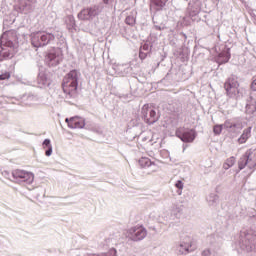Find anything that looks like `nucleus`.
<instances>
[{"instance_id":"nucleus-1","label":"nucleus","mask_w":256,"mask_h":256,"mask_svg":"<svg viewBox=\"0 0 256 256\" xmlns=\"http://www.w3.org/2000/svg\"><path fill=\"white\" fill-rule=\"evenodd\" d=\"M79 72L77 70L70 71L63 80L62 89L66 94V100L76 99L77 87L79 85Z\"/></svg>"},{"instance_id":"nucleus-2","label":"nucleus","mask_w":256,"mask_h":256,"mask_svg":"<svg viewBox=\"0 0 256 256\" xmlns=\"http://www.w3.org/2000/svg\"><path fill=\"white\" fill-rule=\"evenodd\" d=\"M55 41V35L49 32H36L31 35V43L36 48L47 47Z\"/></svg>"},{"instance_id":"nucleus-3","label":"nucleus","mask_w":256,"mask_h":256,"mask_svg":"<svg viewBox=\"0 0 256 256\" xmlns=\"http://www.w3.org/2000/svg\"><path fill=\"white\" fill-rule=\"evenodd\" d=\"M245 167H248L253 173L256 167V150H248L246 151L238 160V169L239 171H243Z\"/></svg>"},{"instance_id":"nucleus-4","label":"nucleus","mask_w":256,"mask_h":256,"mask_svg":"<svg viewBox=\"0 0 256 256\" xmlns=\"http://www.w3.org/2000/svg\"><path fill=\"white\" fill-rule=\"evenodd\" d=\"M101 11H103V4L89 6L78 13V19L80 21H93L95 17H99Z\"/></svg>"},{"instance_id":"nucleus-5","label":"nucleus","mask_w":256,"mask_h":256,"mask_svg":"<svg viewBox=\"0 0 256 256\" xmlns=\"http://www.w3.org/2000/svg\"><path fill=\"white\" fill-rule=\"evenodd\" d=\"M237 79V76L232 75L224 83L226 95L230 97V99H235L237 95H239V81Z\"/></svg>"},{"instance_id":"nucleus-6","label":"nucleus","mask_w":256,"mask_h":256,"mask_svg":"<svg viewBox=\"0 0 256 256\" xmlns=\"http://www.w3.org/2000/svg\"><path fill=\"white\" fill-rule=\"evenodd\" d=\"M45 61L49 67H57L63 61V52L59 48L53 49L47 53Z\"/></svg>"},{"instance_id":"nucleus-7","label":"nucleus","mask_w":256,"mask_h":256,"mask_svg":"<svg viewBox=\"0 0 256 256\" xmlns=\"http://www.w3.org/2000/svg\"><path fill=\"white\" fill-rule=\"evenodd\" d=\"M12 177L15 179L16 183H26V185H31L34 179L33 173L24 170H14Z\"/></svg>"},{"instance_id":"nucleus-8","label":"nucleus","mask_w":256,"mask_h":256,"mask_svg":"<svg viewBox=\"0 0 256 256\" xmlns=\"http://www.w3.org/2000/svg\"><path fill=\"white\" fill-rule=\"evenodd\" d=\"M127 235L131 241H143V239L147 237V229L143 226H135L128 229Z\"/></svg>"},{"instance_id":"nucleus-9","label":"nucleus","mask_w":256,"mask_h":256,"mask_svg":"<svg viewBox=\"0 0 256 256\" xmlns=\"http://www.w3.org/2000/svg\"><path fill=\"white\" fill-rule=\"evenodd\" d=\"M142 119H144L145 123L148 125H153V123H157V121H159V116L153 108L144 105L142 108Z\"/></svg>"},{"instance_id":"nucleus-10","label":"nucleus","mask_w":256,"mask_h":256,"mask_svg":"<svg viewBox=\"0 0 256 256\" xmlns=\"http://www.w3.org/2000/svg\"><path fill=\"white\" fill-rule=\"evenodd\" d=\"M176 137H178V139H181L183 143H193V141H195V137H197V133L193 129H190L188 131H183V129H177Z\"/></svg>"},{"instance_id":"nucleus-11","label":"nucleus","mask_w":256,"mask_h":256,"mask_svg":"<svg viewBox=\"0 0 256 256\" xmlns=\"http://www.w3.org/2000/svg\"><path fill=\"white\" fill-rule=\"evenodd\" d=\"M240 237L242 238V249H244V251H247L248 253L253 251V241H255V236L245 231H242L240 233Z\"/></svg>"},{"instance_id":"nucleus-12","label":"nucleus","mask_w":256,"mask_h":256,"mask_svg":"<svg viewBox=\"0 0 256 256\" xmlns=\"http://www.w3.org/2000/svg\"><path fill=\"white\" fill-rule=\"evenodd\" d=\"M224 129H228L230 133H237L243 129V123L239 120H226L224 122Z\"/></svg>"},{"instance_id":"nucleus-13","label":"nucleus","mask_w":256,"mask_h":256,"mask_svg":"<svg viewBox=\"0 0 256 256\" xmlns=\"http://www.w3.org/2000/svg\"><path fill=\"white\" fill-rule=\"evenodd\" d=\"M5 45L8 48H2V50L0 51V61L12 59L13 57V42L7 41L5 42Z\"/></svg>"},{"instance_id":"nucleus-14","label":"nucleus","mask_w":256,"mask_h":256,"mask_svg":"<svg viewBox=\"0 0 256 256\" xmlns=\"http://www.w3.org/2000/svg\"><path fill=\"white\" fill-rule=\"evenodd\" d=\"M85 127V120L79 117L70 118L69 128L70 129H83Z\"/></svg>"},{"instance_id":"nucleus-15","label":"nucleus","mask_w":256,"mask_h":256,"mask_svg":"<svg viewBox=\"0 0 256 256\" xmlns=\"http://www.w3.org/2000/svg\"><path fill=\"white\" fill-rule=\"evenodd\" d=\"M256 111V101L253 99V96H250L248 103L246 104V113L248 115H253Z\"/></svg>"},{"instance_id":"nucleus-16","label":"nucleus","mask_w":256,"mask_h":256,"mask_svg":"<svg viewBox=\"0 0 256 256\" xmlns=\"http://www.w3.org/2000/svg\"><path fill=\"white\" fill-rule=\"evenodd\" d=\"M140 167H154V171L157 170V165H155V162H152L151 159L147 158V157H142L139 161H138Z\"/></svg>"},{"instance_id":"nucleus-17","label":"nucleus","mask_w":256,"mask_h":256,"mask_svg":"<svg viewBox=\"0 0 256 256\" xmlns=\"http://www.w3.org/2000/svg\"><path fill=\"white\" fill-rule=\"evenodd\" d=\"M207 203L210 207H217V205H219V196L215 193L209 194Z\"/></svg>"},{"instance_id":"nucleus-18","label":"nucleus","mask_w":256,"mask_h":256,"mask_svg":"<svg viewBox=\"0 0 256 256\" xmlns=\"http://www.w3.org/2000/svg\"><path fill=\"white\" fill-rule=\"evenodd\" d=\"M42 145H43V148L46 149L45 151L46 157H51V155L53 154V146L51 145V140L45 139Z\"/></svg>"},{"instance_id":"nucleus-19","label":"nucleus","mask_w":256,"mask_h":256,"mask_svg":"<svg viewBox=\"0 0 256 256\" xmlns=\"http://www.w3.org/2000/svg\"><path fill=\"white\" fill-rule=\"evenodd\" d=\"M136 19H137V11L133 10L126 17L125 23H126V25H130L131 27H133V25H135Z\"/></svg>"},{"instance_id":"nucleus-20","label":"nucleus","mask_w":256,"mask_h":256,"mask_svg":"<svg viewBox=\"0 0 256 256\" xmlns=\"http://www.w3.org/2000/svg\"><path fill=\"white\" fill-rule=\"evenodd\" d=\"M169 0H151V7H155L156 11H161L165 5H167Z\"/></svg>"},{"instance_id":"nucleus-21","label":"nucleus","mask_w":256,"mask_h":256,"mask_svg":"<svg viewBox=\"0 0 256 256\" xmlns=\"http://www.w3.org/2000/svg\"><path fill=\"white\" fill-rule=\"evenodd\" d=\"M249 137H251V127L244 129L242 135L238 139V143H246Z\"/></svg>"},{"instance_id":"nucleus-22","label":"nucleus","mask_w":256,"mask_h":256,"mask_svg":"<svg viewBox=\"0 0 256 256\" xmlns=\"http://www.w3.org/2000/svg\"><path fill=\"white\" fill-rule=\"evenodd\" d=\"M37 81L40 87H46V85H49V79H47L45 73H39Z\"/></svg>"},{"instance_id":"nucleus-23","label":"nucleus","mask_w":256,"mask_h":256,"mask_svg":"<svg viewBox=\"0 0 256 256\" xmlns=\"http://www.w3.org/2000/svg\"><path fill=\"white\" fill-rule=\"evenodd\" d=\"M229 59H231V54L229 52H222L218 56V61H220V63H228Z\"/></svg>"},{"instance_id":"nucleus-24","label":"nucleus","mask_w":256,"mask_h":256,"mask_svg":"<svg viewBox=\"0 0 256 256\" xmlns=\"http://www.w3.org/2000/svg\"><path fill=\"white\" fill-rule=\"evenodd\" d=\"M191 247V243L189 242H182L180 243L178 249L180 253L183 255L185 253H189V248Z\"/></svg>"},{"instance_id":"nucleus-25","label":"nucleus","mask_w":256,"mask_h":256,"mask_svg":"<svg viewBox=\"0 0 256 256\" xmlns=\"http://www.w3.org/2000/svg\"><path fill=\"white\" fill-rule=\"evenodd\" d=\"M181 213H183V208H181V206H174L171 215H174L176 219H179L181 217Z\"/></svg>"},{"instance_id":"nucleus-26","label":"nucleus","mask_w":256,"mask_h":256,"mask_svg":"<svg viewBox=\"0 0 256 256\" xmlns=\"http://www.w3.org/2000/svg\"><path fill=\"white\" fill-rule=\"evenodd\" d=\"M235 165V157H230L226 160V162L223 165L224 169H231V167H233Z\"/></svg>"},{"instance_id":"nucleus-27","label":"nucleus","mask_w":256,"mask_h":256,"mask_svg":"<svg viewBox=\"0 0 256 256\" xmlns=\"http://www.w3.org/2000/svg\"><path fill=\"white\" fill-rule=\"evenodd\" d=\"M188 0H172V5H174V7H177L179 9V7H183V5L187 4Z\"/></svg>"},{"instance_id":"nucleus-28","label":"nucleus","mask_w":256,"mask_h":256,"mask_svg":"<svg viewBox=\"0 0 256 256\" xmlns=\"http://www.w3.org/2000/svg\"><path fill=\"white\" fill-rule=\"evenodd\" d=\"M223 127H225L224 124H220V125L217 124V125H215L213 127V133H215L216 135H221V133L223 131Z\"/></svg>"},{"instance_id":"nucleus-29","label":"nucleus","mask_w":256,"mask_h":256,"mask_svg":"<svg viewBox=\"0 0 256 256\" xmlns=\"http://www.w3.org/2000/svg\"><path fill=\"white\" fill-rule=\"evenodd\" d=\"M154 21V28L156 31H165V29H167V26H165V24L161 23V24H157V22H155V18H153Z\"/></svg>"},{"instance_id":"nucleus-30","label":"nucleus","mask_w":256,"mask_h":256,"mask_svg":"<svg viewBox=\"0 0 256 256\" xmlns=\"http://www.w3.org/2000/svg\"><path fill=\"white\" fill-rule=\"evenodd\" d=\"M26 101V105H33L37 101V97L35 95H28Z\"/></svg>"},{"instance_id":"nucleus-31","label":"nucleus","mask_w":256,"mask_h":256,"mask_svg":"<svg viewBox=\"0 0 256 256\" xmlns=\"http://www.w3.org/2000/svg\"><path fill=\"white\" fill-rule=\"evenodd\" d=\"M66 23L67 25H69V27H75V17H73L72 15L68 16Z\"/></svg>"},{"instance_id":"nucleus-32","label":"nucleus","mask_w":256,"mask_h":256,"mask_svg":"<svg viewBox=\"0 0 256 256\" xmlns=\"http://www.w3.org/2000/svg\"><path fill=\"white\" fill-rule=\"evenodd\" d=\"M11 77V74L9 72H5L0 74V81H5V79H9Z\"/></svg>"},{"instance_id":"nucleus-33","label":"nucleus","mask_w":256,"mask_h":256,"mask_svg":"<svg viewBox=\"0 0 256 256\" xmlns=\"http://www.w3.org/2000/svg\"><path fill=\"white\" fill-rule=\"evenodd\" d=\"M189 15L190 17H195L196 15H199V10L197 8L190 9Z\"/></svg>"},{"instance_id":"nucleus-34","label":"nucleus","mask_w":256,"mask_h":256,"mask_svg":"<svg viewBox=\"0 0 256 256\" xmlns=\"http://www.w3.org/2000/svg\"><path fill=\"white\" fill-rule=\"evenodd\" d=\"M250 89L252 91H256V78L255 77L252 78V83L250 85Z\"/></svg>"},{"instance_id":"nucleus-35","label":"nucleus","mask_w":256,"mask_h":256,"mask_svg":"<svg viewBox=\"0 0 256 256\" xmlns=\"http://www.w3.org/2000/svg\"><path fill=\"white\" fill-rule=\"evenodd\" d=\"M175 187L179 190H182L183 189V181L181 180H178L176 183H175Z\"/></svg>"},{"instance_id":"nucleus-36","label":"nucleus","mask_w":256,"mask_h":256,"mask_svg":"<svg viewBox=\"0 0 256 256\" xmlns=\"http://www.w3.org/2000/svg\"><path fill=\"white\" fill-rule=\"evenodd\" d=\"M139 58L142 59V60L146 59L147 58V52H143V50H140Z\"/></svg>"},{"instance_id":"nucleus-37","label":"nucleus","mask_w":256,"mask_h":256,"mask_svg":"<svg viewBox=\"0 0 256 256\" xmlns=\"http://www.w3.org/2000/svg\"><path fill=\"white\" fill-rule=\"evenodd\" d=\"M140 51H149V44H144V45L141 47Z\"/></svg>"},{"instance_id":"nucleus-38","label":"nucleus","mask_w":256,"mask_h":256,"mask_svg":"<svg viewBox=\"0 0 256 256\" xmlns=\"http://www.w3.org/2000/svg\"><path fill=\"white\" fill-rule=\"evenodd\" d=\"M202 255H203V256H209V255H211V250H209V249L204 250V251L202 252Z\"/></svg>"},{"instance_id":"nucleus-39","label":"nucleus","mask_w":256,"mask_h":256,"mask_svg":"<svg viewBox=\"0 0 256 256\" xmlns=\"http://www.w3.org/2000/svg\"><path fill=\"white\" fill-rule=\"evenodd\" d=\"M112 1L113 0H103V3H105V5H111Z\"/></svg>"},{"instance_id":"nucleus-40","label":"nucleus","mask_w":256,"mask_h":256,"mask_svg":"<svg viewBox=\"0 0 256 256\" xmlns=\"http://www.w3.org/2000/svg\"><path fill=\"white\" fill-rule=\"evenodd\" d=\"M65 121H66V123H68V127H69V123H71V119L66 118Z\"/></svg>"},{"instance_id":"nucleus-41","label":"nucleus","mask_w":256,"mask_h":256,"mask_svg":"<svg viewBox=\"0 0 256 256\" xmlns=\"http://www.w3.org/2000/svg\"><path fill=\"white\" fill-rule=\"evenodd\" d=\"M1 45L3 46L4 44H3V40H1Z\"/></svg>"},{"instance_id":"nucleus-42","label":"nucleus","mask_w":256,"mask_h":256,"mask_svg":"<svg viewBox=\"0 0 256 256\" xmlns=\"http://www.w3.org/2000/svg\"><path fill=\"white\" fill-rule=\"evenodd\" d=\"M178 195H181V191H178Z\"/></svg>"}]
</instances>
